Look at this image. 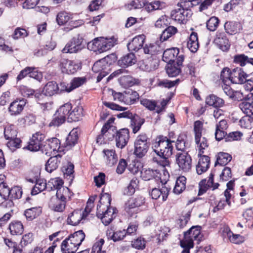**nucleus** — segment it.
<instances>
[{
	"mask_svg": "<svg viewBox=\"0 0 253 253\" xmlns=\"http://www.w3.org/2000/svg\"><path fill=\"white\" fill-rule=\"evenodd\" d=\"M116 40L114 38H97L88 43V48L94 52L99 53L107 51L113 47Z\"/></svg>",
	"mask_w": 253,
	"mask_h": 253,
	"instance_id": "nucleus-1",
	"label": "nucleus"
},
{
	"mask_svg": "<svg viewBox=\"0 0 253 253\" xmlns=\"http://www.w3.org/2000/svg\"><path fill=\"white\" fill-rule=\"evenodd\" d=\"M159 140L155 144L154 151L158 156H161L162 158L167 159L172 154L173 147L171 144L172 141L169 140L166 137H159Z\"/></svg>",
	"mask_w": 253,
	"mask_h": 253,
	"instance_id": "nucleus-2",
	"label": "nucleus"
},
{
	"mask_svg": "<svg viewBox=\"0 0 253 253\" xmlns=\"http://www.w3.org/2000/svg\"><path fill=\"white\" fill-rule=\"evenodd\" d=\"M150 142L146 134L139 135L134 142V155L139 158L143 157L147 153Z\"/></svg>",
	"mask_w": 253,
	"mask_h": 253,
	"instance_id": "nucleus-3",
	"label": "nucleus"
},
{
	"mask_svg": "<svg viewBox=\"0 0 253 253\" xmlns=\"http://www.w3.org/2000/svg\"><path fill=\"white\" fill-rule=\"evenodd\" d=\"M145 203V199L141 195L129 199L125 204V210L128 215L132 217L139 211V207Z\"/></svg>",
	"mask_w": 253,
	"mask_h": 253,
	"instance_id": "nucleus-4",
	"label": "nucleus"
},
{
	"mask_svg": "<svg viewBox=\"0 0 253 253\" xmlns=\"http://www.w3.org/2000/svg\"><path fill=\"white\" fill-rule=\"evenodd\" d=\"M175 162L179 170L184 172L191 170L192 167V159L188 152H179L175 155Z\"/></svg>",
	"mask_w": 253,
	"mask_h": 253,
	"instance_id": "nucleus-5",
	"label": "nucleus"
},
{
	"mask_svg": "<svg viewBox=\"0 0 253 253\" xmlns=\"http://www.w3.org/2000/svg\"><path fill=\"white\" fill-rule=\"evenodd\" d=\"M107 209L104 211L105 208H101V206H97L96 215L101 219L102 223L107 225L111 223L115 217L116 209L113 207L106 208Z\"/></svg>",
	"mask_w": 253,
	"mask_h": 253,
	"instance_id": "nucleus-6",
	"label": "nucleus"
},
{
	"mask_svg": "<svg viewBox=\"0 0 253 253\" xmlns=\"http://www.w3.org/2000/svg\"><path fill=\"white\" fill-rule=\"evenodd\" d=\"M113 122V120L111 119L103 126L101 134L97 137V143L101 144L104 142L105 140H111L115 137V132L114 131V128L110 125Z\"/></svg>",
	"mask_w": 253,
	"mask_h": 253,
	"instance_id": "nucleus-7",
	"label": "nucleus"
},
{
	"mask_svg": "<svg viewBox=\"0 0 253 253\" xmlns=\"http://www.w3.org/2000/svg\"><path fill=\"white\" fill-rule=\"evenodd\" d=\"M59 67L63 73L73 74L81 68V64L74 61L62 59L60 60Z\"/></svg>",
	"mask_w": 253,
	"mask_h": 253,
	"instance_id": "nucleus-8",
	"label": "nucleus"
},
{
	"mask_svg": "<svg viewBox=\"0 0 253 253\" xmlns=\"http://www.w3.org/2000/svg\"><path fill=\"white\" fill-rule=\"evenodd\" d=\"M83 39L80 35L74 37L62 49V52L65 53H75L82 49L81 45Z\"/></svg>",
	"mask_w": 253,
	"mask_h": 253,
	"instance_id": "nucleus-9",
	"label": "nucleus"
},
{
	"mask_svg": "<svg viewBox=\"0 0 253 253\" xmlns=\"http://www.w3.org/2000/svg\"><path fill=\"white\" fill-rule=\"evenodd\" d=\"M192 14L191 10H184L178 7L171 11V17L175 21L184 24L191 17Z\"/></svg>",
	"mask_w": 253,
	"mask_h": 253,
	"instance_id": "nucleus-10",
	"label": "nucleus"
},
{
	"mask_svg": "<svg viewBox=\"0 0 253 253\" xmlns=\"http://www.w3.org/2000/svg\"><path fill=\"white\" fill-rule=\"evenodd\" d=\"M116 146L122 149L126 145L129 138V131L127 128H122L115 132Z\"/></svg>",
	"mask_w": 253,
	"mask_h": 253,
	"instance_id": "nucleus-11",
	"label": "nucleus"
},
{
	"mask_svg": "<svg viewBox=\"0 0 253 253\" xmlns=\"http://www.w3.org/2000/svg\"><path fill=\"white\" fill-rule=\"evenodd\" d=\"M184 59V56L183 54H180L177 58L176 66L174 63L168 64L166 71L169 77H174L178 75L181 72L180 66Z\"/></svg>",
	"mask_w": 253,
	"mask_h": 253,
	"instance_id": "nucleus-12",
	"label": "nucleus"
},
{
	"mask_svg": "<svg viewBox=\"0 0 253 253\" xmlns=\"http://www.w3.org/2000/svg\"><path fill=\"white\" fill-rule=\"evenodd\" d=\"M213 176L214 174L211 172L207 181L206 179H203L199 182V195H202L206 192L209 188H212V190L218 188L219 185L218 183H213Z\"/></svg>",
	"mask_w": 253,
	"mask_h": 253,
	"instance_id": "nucleus-13",
	"label": "nucleus"
},
{
	"mask_svg": "<svg viewBox=\"0 0 253 253\" xmlns=\"http://www.w3.org/2000/svg\"><path fill=\"white\" fill-rule=\"evenodd\" d=\"M92 70L94 73H99L97 77V82H99L110 73L111 69L110 68H106L105 64L102 62V59H100L94 64Z\"/></svg>",
	"mask_w": 253,
	"mask_h": 253,
	"instance_id": "nucleus-14",
	"label": "nucleus"
},
{
	"mask_svg": "<svg viewBox=\"0 0 253 253\" xmlns=\"http://www.w3.org/2000/svg\"><path fill=\"white\" fill-rule=\"evenodd\" d=\"M44 135L40 132H36L30 139L26 148L31 151H37L41 149L42 142L44 139Z\"/></svg>",
	"mask_w": 253,
	"mask_h": 253,
	"instance_id": "nucleus-15",
	"label": "nucleus"
},
{
	"mask_svg": "<svg viewBox=\"0 0 253 253\" xmlns=\"http://www.w3.org/2000/svg\"><path fill=\"white\" fill-rule=\"evenodd\" d=\"M248 77H250V75L246 73L242 68H236L231 71L230 81L234 84H243Z\"/></svg>",
	"mask_w": 253,
	"mask_h": 253,
	"instance_id": "nucleus-16",
	"label": "nucleus"
},
{
	"mask_svg": "<svg viewBox=\"0 0 253 253\" xmlns=\"http://www.w3.org/2000/svg\"><path fill=\"white\" fill-rule=\"evenodd\" d=\"M214 42L223 51H226L229 48V42L226 34L224 32L216 33Z\"/></svg>",
	"mask_w": 253,
	"mask_h": 253,
	"instance_id": "nucleus-17",
	"label": "nucleus"
},
{
	"mask_svg": "<svg viewBox=\"0 0 253 253\" xmlns=\"http://www.w3.org/2000/svg\"><path fill=\"white\" fill-rule=\"evenodd\" d=\"M64 90L65 88H59L56 82L49 81L43 87L42 92L45 96H51Z\"/></svg>",
	"mask_w": 253,
	"mask_h": 253,
	"instance_id": "nucleus-18",
	"label": "nucleus"
},
{
	"mask_svg": "<svg viewBox=\"0 0 253 253\" xmlns=\"http://www.w3.org/2000/svg\"><path fill=\"white\" fill-rule=\"evenodd\" d=\"M228 127L227 122L226 120L222 119L220 120L216 125V129L215 131V138L217 141H220L224 138L227 135L226 130Z\"/></svg>",
	"mask_w": 253,
	"mask_h": 253,
	"instance_id": "nucleus-19",
	"label": "nucleus"
},
{
	"mask_svg": "<svg viewBox=\"0 0 253 253\" xmlns=\"http://www.w3.org/2000/svg\"><path fill=\"white\" fill-rule=\"evenodd\" d=\"M179 50L176 47L167 49L164 51L163 60L168 64L174 63L178 57Z\"/></svg>",
	"mask_w": 253,
	"mask_h": 253,
	"instance_id": "nucleus-20",
	"label": "nucleus"
},
{
	"mask_svg": "<svg viewBox=\"0 0 253 253\" xmlns=\"http://www.w3.org/2000/svg\"><path fill=\"white\" fill-rule=\"evenodd\" d=\"M145 40L144 36L139 35L133 38L130 42L127 44L129 51H137L141 49Z\"/></svg>",
	"mask_w": 253,
	"mask_h": 253,
	"instance_id": "nucleus-21",
	"label": "nucleus"
},
{
	"mask_svg": "<svg viewBox=\"0 0 253 253\" xmlns=\"http://www.w3.org/2000/svg\"><path fill=\"white\" fill-rule=\"evenodd\" d=\"M166 182L160 189L155 188H153L151 193H150L152 198L153 199H158L162 195L163 201H165L167 199L170 188L168 187Z\"/></svg>",
	"mask_w": 253,
	"mask_h": 253,
	"instance_id": "nucleus-22",
	"label": "nucleus"
},
{
	"mask_svg": "<svg viewBox=\"0 0 253 253\" xmlns=\"http://www.w3.org/2000/svg\"><path fill=\"white\" fill-rule=\"evenodd\" d=\"M200 234V227L199 226H192L187 231L184 232V239L182 241L191 242L194 245L193 241L197 240Z\"/></svg>",
	"mask_w": 253,
	"mask_h": 253,
	"instance_id": "nucleus-23",
	"label": "nucleus"
},
{
	"mask_svg": "<svg viewBox=\"0 0 253 253\" xmlns=\"http://www.w3.org/2000/svg\"><path fill=\"white\" fill-rule=\"evenodd\" d=\"M86 82L85 77H76L74 78L71 81L69 86H66L65 83H61L60 86L65 87V90L67 92H70L73 89L79 87L84 84Z\"/></svg>",
	"mask_w": 253,
	"mask_h": 253,
	"instance_id": "nucleus-24",
	"label": "nucleus"
},
{
	"mask_svg": "<svg viewBox=\"0 0 253 253\" xmlns=\"http://www.w3.org/2000/svg\"><path fill=\"white\" fill-rule=\"evenodd\" d=\"M126 235V232L125 230L115 231L113 228H110L106 231V236L108 239L112 240L114 242L122 240Z\"/></svg>",
	"mask_w": 253,
	"mask_h": 253,
	"instance_id": "nucleus-25",
	"label": "nucleus"
},
{
	"mask_svg": "<svg viewBox=\"0 0 253 253\" xmlns=\"http://www.w3.org/2000/svg\"><path fill=\"white\" fill-rule=\"evenodd\" d=\"M136 62V58L133 53H129L123 56L118 60V65L125 68L134 65Z\"/></svg>",
	"mask_w": 253,
	"mask_h": 253,
	"instance_id": "nucleus-26",
	"label": "nucleus"
},
{
	"mask_svg": "<svg viewBox=\"0 0 253 253\" xmlns=\"http://www.w3.org/2000/svg\"><path fill=\"white\" fill-rule=\"evenodd\" d=\"M61 156L59 154L51 157L45 164V170L51 173L56 169L60 164Z\"/></svg>",
	"mask_w": 253,
	"mask_h": 253,
	"instance_id": "nucleus-27",
	"label": "nucleus"
},
{
	"mask_svg": "<svg viewBox=\"0 0 253 253\" xmlns=\"http://www.w3.org/2000/svg\"><path fill=\"white\" fill-rule=\"evenodd\" d=\"M78 248L69 238H67L63 241L61 245V250L62 253H75Z\"/></svg>",
	"mask_w": 253,
	"mask_h": 253,
	"instance_id": "nucleus-28",
	"label": "nucleus"
},
{
	"mask_svg": "<svg viewBox=\"0 0 253 253\" xmlns=\"http://www.w3.org/2000/svg\"><path fill=\"white\" fill-rule=\"evenodd\" d=\"M25 102L24 100H15L9 106L8 111L11 115L16 116L20 114L24 108Z\"/></svg>",
	"mask_w": 253,
	"mask_h": 253,
	"instance_id": "nucleus-29",
	"label": "nucleus"
},
{
	"mask_svg": "<svg viewBox=\"0 0 253 253\" xmlns=\"http://www.w3.org/2000/svg\"><path fill=\"white\" fill-rule=\"evenodd\" d=\"M66 203V201L64 200L52 198L49 203V207L55 211L62 212L65 208Z\"/></svg>",
	"mask_w": 253,
	"mask_h": 253,
	"instance_id": "nucleus-30",
	"label": "nucleus"
},
{
	"mask_svg": "<svg viewBox=\"0 0 253 253\" xmlns=\"http://www.w3.org/2000/svg\"><path fill=\"white\" fill-rule=\"evenodd\" d=\"M139 95L134 90L128 89L124 91V102L128 105L134 104L138 99Z\"/></svg>",
	"mask_w": 253,
	"mask_h": 253,
	"instance_id": "nucleus-31",
	"label": "nucleus"
},
{
	"mask_svg": "<svg viewBox=\"0 0 253 253\" xmlns=\"http://www.w3.org/2000/svg\"><path fill=\"white\" fill-rule=\"evenodd\" d=\"M206 103L208 105L215 108H220L224 105V100L214 94H211L207 96L206 99Z\"/></svg>",
	"mask_w": 253,
	"mask_h": 253,
	"instance_id": "nucleus-32",
	"label": "nucleus"
},
{
	"mask_svg": "<svg viewBox=\"0 0 253 253\" xmlns=\"http://www.w3.org/2000/svg\"><path fill=\"white\" fill-rule=\"evenodd\" d=\"M85 217L84 213L74 211L69 214L67 218V222L71 225L76 226L80 222L82 219Z\"/></svg>",
	"mask_w": 253,
	"mask_h": 253,
	"instance_id": "nucleus-33",
	"label": "nucleus"
},
{
	"mask_svg": "<svg viewBox=\"0 0 253 253\" xmlns=\"http://www.w3.org/2000/svg\"><path fill=\"white\" fill-rule=\"evenodd\" d=\"M161 173L158 169H148L141 171V177L144 180H150L153 178L160 179Z\"/></svg>",
	"mask_w": 253,
	"mask_h": 253,
	"instance_id": "nucleus-34",
	"label": "nucleus"
},
{
	"mask_svg": "<svg viewBox=\"0 0 253 253\" xmlns=\"http://www.w3.org/2000/svg\"><path fill=\"white\" fill-rule=\"evenodd\" d=\"M187 46L193 53L196 52L199 48L198 35L195 32H192L187 42Z\"/></svg>",
	"mask_w": 253,
	"mask_h": 253,
	"instance_id": "nucleus-35",
	"label": "nucleus"
},
{
	"mask_svg": "<svg viewBox=\"0 0 253 253\" xmlns=\"http://www.w3.org/2000/svg\"><path fill=\"white\" fill-rule=\"evenodd\" d=\"M104 157L107 165L111 167L116 164L118 161V157L114 150H104Z\"/></svg>",
	"mask_w": 253,
	"mask_h": 253,
	"instance_id": "nucleus-36",
	"label": "nucleus"
},
{
	"mask_svg": "<svg viewBox=\"0 0 253 253\" xmlns=\"http://www.w3.org/2000/svg\"><path fill=\"white\" fill-rule=\"evenodd\" d=\"M8 228L10 234L12 235H21L24 230L23 224L21 221L18 220L12 221L9 224Z\"/></svg>",
	"mask_w": 253,
	"mask_h": 253,
	"instance_id": "nucleus-37",
	"label": "nucleus"
},
{
	"mask_svg": "<svg viewBox=\"0 0 253 253\" xmlns=\"http://www.w3.org/2000/svg\"><path fill=\"white\" fill-rule=\"evenodd\" d=\"M83 109L81 106H76L70 111L67 121L69 122L79 121L83 116Z\"/></svg>",
	"mask_w": 253,
	"mask_h": 253,
	"instance_id": "nucleus-38",
	"label": "nucleus"
},
{
	"mask_svg": "<svg viewBox=\"0 0 253 253\" xmlns=\"http://www.w3.org/2000/svg\"><path fill=\"white\" fill-rule=\"evenodd\" d=\"M187 135L184 133H181L178 136L175 142L176 149L180 152H186L185 149L189 147V145L186 142Z\"/></svg>",
	"mask_w": 253,
	"mask_h": 253,
	"instance_id": "nucleus-39",
	"label": "nucleus"
},
{
	"mask_svg": "<svg viewBox=\"0 0 253 253\" xmlns=\"http://www.w3.org/2000/svg\"><path fill=\"white\" fill-rule=\"evenodd\" d=\"M186 178L184 176H179L175 182L173 192L175 194H180L186 188Z\"/></svg>",
	"mask_w": 253,
	"mask_h": 253,
	"instance_id": "nucleus-40",
	"label": "nucleus"
},
{
	"mask_svg": "<svg viewBox=\"0 0 253 253\" xmlns=\"http://www.w3.org/2000/svg\"><path fill=\"white\" fill-rule=\"evenodd\" d=\"M46 146L49 147L54 152H64V149L60 146V141L57 138H52L46 142Z\"/></svg>",
	"mask_w": 253,
	"mask_h": 253,
	"instance_id": "nucleus-41",
	"label": "nucleus"
},
{
	"mask_svg": "<svg viewBox=\"0 0 253 253\" xmlns=\"http://www.w3.org/2000/svg\"><path fill=\"white\" fill-rule=\"evenodd\" d=\"M42 208L40 207H36L27 209L24 212L26 218L29 220H32L42 213Z\"/></svg>",
	"mask_w": 253,
	"mask_h": 253,
	"instance_id": "nucleus-42",
	"label": "nucleus"
},
{
	"mask_svg": "<svg viewBox=\"0 0 253 253\" xmlns=\"http://www.w3.org/2000/svg\"><path fill=\"white\" fill-rule=\"evenodd\" d=\"M17 130L13 125H7L4 128V136L6 140H12L17 136Z\"/></svg>",
	"mask_w": 253,
	"mask_h": 253,
	"instance_id": "nucleus-43",
	"label": "nucleus"
},
{
	"mask_svg": "<svg viewBox=\"0 0 253 253\" xmlns=\"http://www.w3.org/2000/svg\"><path fill=\"white\" fill-rule=\"evenodd\" d=\"M68 238L74 243L78 247L81 245L85 238V234L82 230L74 232Z\"/></svg>",
	"mask_w": 253,
	"mask_h": 253,
	"instance_id": "nucleus-44",
	"label": "nucleus"
},
{
	"mask_svg": "<svg viewBox=\"0 0 253 253\" xmlns=\"http://www.w3.org/2000/svg\"><path fill=\"white\" fill-rule=\"evenodd\" d=\"M47 189V183L44 179H39L37 181L36 185L31 190V194L35 195L43 191L44 189Z\"/></svg>",
	"mask_w": 253,
	"mask_h": 253,
	"instance_id": "nucleus-45",
	"label": "nucleus"
},
{
	"mask_svg": "<svg viewBox=\"0 0 253 253\" xmlns=\"http://www.w3.org/2000/svg\"><path fill=\"white\" fill-rule=\"evenodd\" d=\"M248 98L243 100L240 104L239 107L246 116H253V104L247 101Z\"/></svg>",
	"mask_w": 253,
	"mask_h": 253,
	"instance_id": "nucleus-46",
	"label": "nucleus"
},
{
	"mask_svg": "<svg viewBox=\"0 0 253 253\" xmlns=\"http://www.w3.org/2000/svg\"><path fill=\"white\" fill-rule=\"evenodd\" d=\"M156 60H149L143 61L140 64V68L146 72H151L155 70L158 66Z\"/></svg>",
	"mask_w": 253,
	"mask_h": 253,
	"instance_id": "nucleus-47",
	"label": "nucleus"
},
{
	"mask_svg": "<svg viewBox=\"0 0 253 253\" xmlns=\"http://www.w3.org/2000/svg\"><path fill=\"white\" fill-rule=\"evenodd\" d=\"M177 32V29L174 26H169L167 27L162 32L161 37L160 41L164 42L167 40L170 37L175 35Z\"/></svg>",
	"mask_w": 253,
	"mask_h": 253,
	"instance_id": "nucleus-48",
	"label": "nucleus"
},
{
	"mask_svg": "<svg viewBox=\"0 0 253 253\" xmlns=\"http://www.w3.org/2000/svg\"><path fill=\"white\" fill-rule=\"evenodd\" d=\"M231 159L232 157L230 154L224 152H220L217 155L215 166L217 164L220 166H225L231 161Z\"/></svg>",
	"mask_w": 253,
	"mask_h": 253,
	"instance_id": "nucleus-49",
	"label": "nucleus"
},
{
	"mask_svg": "<svg viewBox=\"0 0 253 253\" xmlns=\"http://www.w3.org/2000/svg\"><path fill=\"white\" fill-rule=\"evenodd\" d=\"M195 140L199 149L198 155H201L204 153V150L209 146L208 140L205 136H202V135L199 136L198 139H196L195 137Z\"/></svg>",
	"mask_w": 253,
	"mask_h": 253,
	"instance_id": "nucleus-50",
	"label": "nucleus"
},
{
	"mask_svg": "<svg viewBox=\"0 0 253 253\" xmlns=\"http://www.w3.org/2000/svg\"><path fill=\"white\" fill-rule=\"evenodd\" d=\"M145 120L139 117H134L130 120V126L132 129V132L136 133L140 129L142 125L144 124Z\"/></svg>",
	"mask_w": 253,
	"mask_h": 253,
	"instance_id": "nucleus-51",
	"label": "nucleus"
},
{
	"mask_svg": "<svg viewBox=\"0 0 253 253\" xmlns=\"http://www.w3.org/2000/svg\"><path fill=\"white\" fill-rule=\"evenodd\" d=\"M72 108L71 103H65L57 110L56 113L66 120V119H67Z\"/></svg>",
	"mask_w": 253,
	"mask_h": 253,
	"instance_id": "nucleus-52",
	"label": "nucleus"
},
{
	"mask_svg": "<svg viewBox=\"0 0 253 253\" xmlns=\"http://www.w3.org/2000/svg\"><path fill=\"white\" fill-rule=\"evenodd\" d=\"M63 184V180L59 178L51 179L47 183V189L48 191L56 190L62 187Z\"/></svg>",
	"mask_w": 253,
	"mask_h": 253,
	"instance_id": "nucleus-53",
	"label": "nucleus"
},
{
	"mask_svg": "<svg viewBox=\"0 0 253 253\" xmlns=\"http://www.w3.org/2000/svg\"><path fill=\"white\" fill-rule=\"evenodd\" d=\"M78 136L76 129H73L66 138V146L72 147L77 142Z\"/></svg>",
	"mask_w": 253,
	"mask_h": 253,
	"instance_id": "nucleus-54",
	"label": "nucleus"
},
{
	"mask_svg": "<svg viewBox=\"0 0 253 253\" xmlns=\"http://www.w3.org/2000/svg\"><path fill=\"white\" fill-rule=\"evenodd\" d=\"M219 23V20L215 16H212L207 22V29L210 31H214L217 28Z\"/></svg>",
	"mask_w": 253,
	"mask_h": 253,
	"instance_id": "nucleus-55",
	"label": "nucleus"
},
{
	"mask_svg": "<svg viewBox=\"0 0 253 253\" xmlns=\"http://www.w3.org/2000/svg\"><path fill=\"white\" fill-rule=\"evenodd\" d=\"M70 16L66 11H61L58 13L56 16V21L58 25H63L70 20Z\"/></svg>",
	"mask_w": 253,
	"mask_h": 253,
	"instance_id": "nucleus-56",
	"label": "nucleus"
},
{
	"mask_svg": "<svg viewBox=\"0 0 253 253\" xmlns=\"http://www.w3.org/2000/svg\"><path fill=\"white\" fill-rule=\"evenodd\" d=\"M238 23L233 21H227L224 24V29L226 32L229 34L233 35L237 32Z\"/></svg>",
	"mask_w": 253,
	"mask_h": 253,
	"instance_id": "nucleus-57",
	"label": "nucleus"
},
{
	"mask_svg": "<svg viewBox=\"0 0 253 253\" xmlns=\"http://www.w3.org/2000/svg\"><path fill=\"white\" fill-rule=\"evenodd\" d=\"M56 197H53V198H58L66 201L67 197L69 196V189L67 187L62 186L56 189Z\"/></svg>",
	"mask_w": 253,
	"mask_h": 253,
	"instance_id": "nucleus-58",
	"label": "nucleus"
},
{
	"mask_svg": "<svg viewBox=\"0 0 253 253\" xmlns=\"http://www.w3.org/2000/svg\"><path fill=\"white\" fill-rule=\"evenodd\" d=\"M160 47L153 44H146L143 48L145 54L154 55L157 54Z\"/></svg>",
	"mask_w": 253,
	"mask_h": 253,
	"instance_id": "nucleus-59",
	"label": "nucleus"
},
{
	"mask_svg": "<svg viewBox=\"0 0 253 253\" xmlns=\"http://www.w3.org/2000/svg\"><path fill=\"white\" fill-rule=\"evenodd\" d=\"M111 202V195L109 193H104L101 195L100 198L99 203L100 206H101V208H109L110 207Z\"/></svg>",
	"mask_w": 253,
	"mask_h": 253,
	"instance_id": "nucleus-60",
	"label": "nucleus"
},
{
	"mask_svg": "<svg viewBox=\"0 0 253 253\" xmlns=\"http://www.w3.org/2000/svg\"><path fill=\"white\" fill-rule=\"evenodd\" d=\"M227 236L230 241L234 244H239L243 243L244 241V238L243 236L239 234H233L230 231L227 233Z\"/></svg>",
	"mask_w": 253,
	"mask_h": 253,
	"instance_id": "nucleus-61",
	"label": "nucleus"
},
{
	"mask_svg": "<svg viewBox=\"0 0 253 253\" xmlns=\"http://www.w3.org/2000/svg\"><path fill=\"white\" fill-rule=\"evenodd\" d=\"M133 80V78L129 75L122 76L119 79L121 84L125 87L133 85L134 84Z\"/></svg>",
	"mask_w": 253,
	"mask_h": 253,
	"instance_id": "nucleus-62",
	"label": "nucleus"
},
{
	"mask_svg": "<svg viewBox=\"0 0 253 253\" xmlns=\"http://www.w3.org/2000/svg\"><path fill=\"white\" fill-rule=\"evenodd\" d=\"M146 241L144 238L139 237L131 242V246L137 250H142L145 248Z\"/></svg>",
	"mask_w": 253,
	"mask_h": 253,
	"instance_id": "nucleus-63",
	"label": "nucleus"
},
{
	"mask_svg": "<svg viewBox=\"0 0 253 253\" xmlns=\"http://www.w3.org/2000/svg\"><path fill=\"white\" fill-rule=\"evenodd\" d=\"M104 243V240L100 239L96 242L92 247L91 253H106L105 251L102 250V247Z\"/></svg>",
	"mask_w": 253,
	"mask_h": 253,
	"instance_id": "nucleus-64",
	"label": "nucleus"
}]
</instances>
